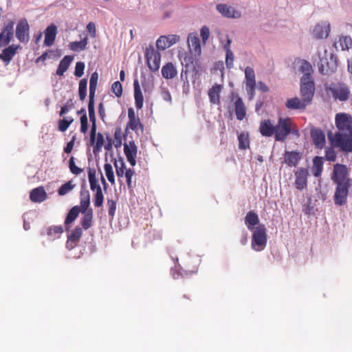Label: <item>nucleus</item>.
Segmentation results:
<instances>
[{"label": "nucleus", "instance_id": "obj_14", "mask_svg": "<svg viewBox=\"0 0 352 352\" xmlns=\"http://www.w3.org/2000/svg\"><path fill=\"white\" fill-rule=\"evenodd\" d=\"M138 148L134 141H129V143L124 144V153L126 157L127 161L132 166L136 164Z\"/></svg>", "mask_w": 352, "mask_h": 352}, {"label": "nucleus", "instance_id": "obj_44", "mask_svg": "<svg viewBox=\"0 0 352 352\" xmlns=\"http://www.w3.org/2000/svg\"><path fill=\"white\" fill-rule=\"evenodd\" d=\"M75 187V184H72V181H69L63 184L58 190V194L60 196H63L72 191Z\"/></svg>", "mask_w": 352, "mask_h": 352}, {"label": "nucleus", "instance_id": "obj_31", "mask_svg": "<svg viewBox=\"0 0 352 352\" xmlns=\"http://www.w3.org/2000/svg\"><path fill=\"white\" fill-rule=\"evenodd\" d=\"M74 60L73 56L67 55L60 61L57 70L56 75L63 76L64 73L69 69L72 60Z\"/></svg>", "mask_w": 352, "mask_h": 352}, {"label": "nucleus", "instance_id": "obj_19", "mask_svg": "<svg viewBox=\"0 0 352 352\" xmlns=\"http://www.w3.org/2000/svg\"><path fill=\"white\" fill-rule=\"evenodd\" d=\"M330 32V24L328 22H321L316 25L313 30V35L316 38H327Z\"/></svg>", "mask_w": 352, "mask_h": 352}, {"label": "nucleus", "instance_id": "obj_12", "mask_svg": "<svg viewBox=\"0 0 352 352\" xmlns=\"http://www.w3.org/2000/svg\"><path fill=\"white\" fill-rule=\"evenodd\" d=\"M179 41V36L176 34H169L167 36H161L156 41V46L158 50H164Z\"/></svg>", "mask_w": 352, "mask_h": 352}, {"label": "nucleus", "instance_id": "obj_4", "mask_svg": "<svg viewBox=\"0 0 352 352\" xmlns=\"http://www.w3.org/2000/svg\"><path fill=\"white\" fill-rule=\"evenodd\" d=\"M251 232H252L251 240L252 249L256 252L263 250L266 248L267 242L265 226L264 224H259Z\"/></svg>", "mask_w": 352, "mask_h": 352}, {"label": "nucleus", "instance_id": "obj_51", "mask_svg": "<svg viewBox=\"0 0 352 352\" xmlns=\"http://www.w3.org/2000/svg\"><path fill=\"white\" fill-rule=\"evenodd\" d=\"M104 202V196L102 194V188L98 189V190L96 192L94 198V206L97 208L101 207Z\"/></svg>", "mask_w": 352, "mask_h": 352}, {"label": "nucleus", "instance_id": "obj_63", "mask_svg": "<svg viewBox=\"0 0 352 352\" xmlns=\"http://www.w3.org/2000/svg\"><path fill=\"white\" fill-rule=\"evenodd\" d=\"M161 96L162 98L170 103L172 102V98L170 91L167 89H162L161 91Z\"/></svg>", "mask_w": 352, "mask_h": 352}, {"label": "nucleus", "instance_id": "obj_45", "mask_svg": "<svg viewBox=\"0 0 352 352\" xmlns=\"http://www.w3.org/2000/svg\"><path fill=\"white\" fill-rule=\"evenodd\" d=\"M107 206L108 209V215L109 217V220L112 221L114 218L116 211V201L113 199H108L107 201Z\"/></svg>", "mask_w": 352, "mask_h": 352}, {"label": "nucleus", "instance_id": "obj_13", "mask_svg": "<svg viewBox=\"0 0 352 352\" xmlns=\"http://www.w3.org/2000/svg\"><path fill=\"white\" fill-rule=\"evenodd\" d=\"M217 10L224 17L230 19H239L241 14L234 7L225 3H219L216 6Z\"/></svg>", "mask_w": 352, "mask_h": 352}, {"label": "nucleus", "instance_id": "obj_40", "mask_svg": "<svg viewBox=\"0 0 352 352\" xmlns=\"http://www.w3.org/2000/svg\"><path fill=\"white\" fill-rule=\"evenodd\" d=\"M85 214L81 219V226L85 230L89 229L91 226L93 218L92 210H88L84 212Z\"/></svg>", "mask_w": 352, "mask_h": 352}, {"label": "nucleus", "instance_id": "obj_64", "mask_svg": "<svg viewBox=\"0 0 352 352\" xmlns=\"http://www.w3.org/2000/svg\"><path fill=\"white\" fill-rule=\"evenodd\" d=\"M87 30L89 32L92 38H95L96 36V25L94 23L89 22L87 25Z\"/></svg>", "mask_w": 352, "mask_h": 352}, {"label": "nucleus", "instance_id": "obj_5", "mask_svg": "<svg viewBox=\"0 0 352 352\" xmlns=\"http://www.w3.org/2000/svg\"><path fill=\"white\" fill-rule=\"evenodd\" d=\"M318 71L322 75L330 76L336 72L338 68L337 56L330 53L327 54V51L324 50V56L320 58V62L318 63Z\"/></svg>", "mask_w": 352, "mask_h": 352}, {"label": "nucleus", "instance_id": "obj_22", "mask_svg": "<svg viewBox=\"0 0 352 352\" xmlns=\"http://www.w3.org/2000/svg\"><path fill=\"white\" fill-rule=\"evenodd\" d=\"M47 193L43 186L32 189L30 193V199L34 203H41L47 199Z\"/></svg>", "mask_w": 352, "mask_h": 352}, {"label": "nucleus", "instance_id": "obj_41", "mask_svg": "<svg viewBox=\"0 0 352 352\" xmlns=\"http://www.w3.org/2000/svg\"><path fill=\"white\" fill-rule=\"evenodd\" d=\"M87 79L82 78L80 80L78 85V94L80 100L83 101L87 96Z\"/></svg>", "mask_w": 352, "mask_h": 352}, {"label": "nucleus", "instance_id": "obj_54", "mask_svg": "<svg viewBox=\"0 0 352 352\" xmlns=\"http://www.w3.org/2000/svg\"><path fill=\"white\" fill-rule=\"evenodd\" d=\"M339 43L342 50H348L352 45V41L349 36L340 37Z\"/></svg>", "mask_w": 352, "mask_h": 352}, {"label": "nucleus", "instance_id": "obj_42", "mask_svg": "<svg viewBox=\"0 0 352 352\" xmlns=\"http://www.w3.org/2000/svg\"><path fill=\"white\" fill-rule=\"evenodd\" d=\"M245 84H256L255 73L250 67H246L245 69Z\"/></svg>", "mask_w": 352, "mask_h": 352}, {"label": "nucleus", "instance_id": "obj_62", "mask_svg": "<svg viewBox=\"0 0 352 352\" xmlns=\"http://www.w3.org/2000/svg\"><path fill=\"white\" fill-rule=\"evenodd\" d=\"M95 94L96 93H93V92L89 93L88 113L95 111V109H94Z\"/></svg>", "mask_w": 352, "mask_h": 352}, {"label": "nucleus", "instance_id": "obj_27", "mask_svg": "<svg viewBox=\"0 0 352 352\" xmlns=\"http://www.w3.org/2000/svg\"><path fill=\"white\" fill-rule=\"evenodd\" d=\"M234 111L236 119L243 120L246 116V108L241 98L237 97L234 102Z\"/></svg>", "mask_w": 352, "mask_h": 352}, {"label": "nucleus", "instance_id": "obj_18", "mask_svg": "<svg viewBox=\"0 0 352 352\" xmlns=\"http://www.w3.org/2000/svg\"><path fill=\"white\" fill-rule=\"evenodd\" d=\"M308 170L305 168H300L296 172V188L300 190H303L307 186Z\"/></svg>", "mask_w": 352, "mask_h": 352}, {"label": "nucleus", "instance_id": "obj_32", "mask_svg": "<svg viewBox=\"0 0 352 352\" xmlns=\"http://www.w3.org/2000/svg\"><path fill=\"white\" fill-rule=\"evenodd\" d=\"M275 126L268 120H264L261 122L259 130L263 136L271 137L275 132Z\"/></svg>", "mask_w": 352, "mask_h": 352}, {"label": "nucleus", "instance_id": "obj_7", "mask_svg": "<svg viewBox=\"0 0 352 352\" xmlns=\"http://www.w3.org/2000/svg\"><path fill=\"white\" fill-rule=\"evenodd\" d=\"M315 83L314 78H301L300 80V92L302 98L311 102L315 94Z\"/></svg>", "mask_w": 352, "mask_h": 352}, {"label": "nucleus", "instance_id": "obj_58", "mask_svg": "<svg viewBox=\"0 0 352 352\" xmlns=\"http://www.w3.org/2000/svg\"><path fill=\"white\" fill-rule=\"evenodd\" d=\"M210 29L208 26L204 25L200 30V36L204 43H206L210 36Z\"/></svg>", "mask_w": 352, "mask_h": 352}, {"label": "nucleus", "instance_id": "obj_35", "mask_svg": "<svg viewBox=\"0 0 352 352\" xmlns=\"http://www.w3.org/2000/svg\"><path fill=\"white\" fill-rule=\"evenodd\" d=\"M323 164L324 160L322 157L316 156L313 159L312 173L314 177H318L321 175Z\"/></svg>", "mask_w": 352, "mask_h": 352}, {"label": "nucleus", "instance_id": "obj_1", "mask_svg": "<svg viewBox=\"0 0 352 352\" xmlns=\"http://www.w3.org/2000/svg\"><path fill=\"white\" fill-rule=\"evenodd\" d=\"M331 179L336 185L333 201L336 205L342 206L346 204L352 179L349 177V170L346 165L336 164L331 174Z\"/></svg>", "mask_w": 352, "mask_h": 352}, {"label": "nucleus", "instance_id": "obj_37", "mask_svg": "<svg viewBox=\"0 0 352 352\" xmlns=\"http://www.w3.org/2000/svg\"><path fill=\"white\" fill-rule=\"evenodd\" d=\"M87 43L88 38L86 36L80 41H74L69 43V47L72 51L79 52L86 49Z\"/></svg>", "mask_w": 352, "mask_h": 352}, {"label": "nucleus", "instance_id": "obj_53", "mask_svg": "<svg viewBox=\"0 0 352 352\" xmlns=\"http://www.w3.org/2000/svg\"><path fill=\"white\" fill-rule=\"evenodd\" d=\"M69 168L71 173L74 175H78L82 173L83 170L76 166L74 162V157L72 156L69 161Z\"/></svg>", "mask_w": 352, "mask_h": 352}, {"label": "nucleus", "instance_id": "obj_23", "mask_svg": "<svg viewBox=\"0 0 352 352\" xmlns=\"http://www.w3.org/2000/svg\"><path fill=\"white\" fill-rule=\"evenodd\" d=\"M313 142L317 148H322L325 144V135L320 129H314L311 131Z\"/></svg>", "mask_w": 352, "mask_h": 352}, {"label": "nucleus", "instance_id": "obj_24", "mask_svg": "<svg viewBox=\"0 0 352 352\" xmlns=\"http://www.w3.org/2000/svg\"><path fill=\"white\" fill-rule=\"evenodd\" d=\"M80 197V209L82 210V212H85L90 204V195L89 190L86 188V184L82 185Z\"/></svg>", "mask_w": 352, "mask_h": 352}, {"label": "nucleus", "instance_id": "obj_29", "mask_svg": "<svg viewBox=\"0 0 352 352\" xmlns=\"http://www.w3.org/2000/svg\"><path fill=\"white\" fill-rule=\"evenodd\" d=\"M133 87L135 107L138 109H140L143 107L144 98L138 79L134 80Z\"/></svg>", "mask_w": 352, "mask_h": 352}, {"label": "nucleus", "instance_id": "obj_11", "mask_svg": "<svg viewBox=\"0 0 352 352\" xmlns=\"http://www.w3.org/2000/svg\"><path fill=\"white\" fill-rule=\"evenodd\" d=\"M30 26L25 19H21L16 27V37L21 43L29 41Z\"/></svg>", "mask_w": 352, "mask_h": 352}, {"label": "nucleus", "instance_id": "obj_17", "mask_svg": "<svg viewBox=\"0 0 352 352\" xmlns=\"http://www.w3.org/2000/svg\"><path fill=\"white\" fill-rule=\"evenodd\" d=\"M19 47V45L12 44L1 51L0 53V59L5 63L6 65L10 64L11 60L16 55Z\"/></svg>", "mask_w": 352, "mask_h": 352}, {"label": "nucleus", "instance_id": "obj_25", "mask_svg": "<svg viewBox=\"0 0 352 352\" xmlns=\"http://www.w3.org/2000/svg\"><path fill=\"white\" fill-rule=\"evenodd\" d=\"M245 224L250 231L254 230L255 226L260 224L258 214L253 211H249L245 217Z\"/></svg>", "mask_w": 352, "mask_h": 352}, {"label": "nucleus", "instance_id": "obj_59", "mask_svg": "<svg viewBox=\"0 0 352 352\" xmlns=\"http://www.w3.org/2000/svg\"><path fill=\"white\" fill-rule=\"evenodd\" d=\"M88 130V120L87 114L82 115L80 118V132L86 133Z\"/></svg>", "mask_w": 352, "mask_h": 352}, {"label": "nucleus", "instance_id": "obj_10", "mask_svg": "<svg viewBox=\"0 0 352 352\" xmlns=\"http://www.w3.org/2000/svg\"><path fill=\"white\" fill-rule=\"evenodd\" d=\"M14 21H10L3 26L0 33V47H6L10 43L14 35Z\"/></svg>", "mask_w": 352, "mask_h": 352}, {"label": "nucleus", "instance_id": "obj_39", "mask_svg": "<svg viewBox=\"0 0 352 352\" xmlns=\"http://www.w3.org/2000/svg\"><path fill=\"white\" fill-rule=\"evenodd\" d=\"M239 148L245 150L249 148L250 137L248 133L242 132L238 134Z\"/></svg>", "mask_w": 352, "mask_h": 352}, {"label": "nucleus", "instance_id": "obj_57", "mask_svg": "<svg viewBox=\"0 0 352 352\" xmlns=\"http://www.w3.org/2000/svg\"><path fill=\"white\" fill-rule=\"evenodd\" d=\"M85 67V65L83 62H77L76 63L74 75L78 78L81 77L84 74Z\"/></svg>", "mask_w": 352, "mask_h": 352}, {"label": "nucleus", "instance_id": "obj_52", "mask_svg": "<svg viewBox=\"0 0 352 352\" xmlns=\"http://www.w3.org/2000/svg\"><path fill=\"white\" fill-rule=\"evenodd\" d=\"M104 144V138L102 133H98L97 134V138L95 140V143L93 144L94 146V153H96L101 151L102 147Z\"/></svg>", "mask_w": 352, "mask_h": 352}, {"label": "nucleus", "instance_id": "obj_49", "mask_svg": "<svg viewBox=\"0 0 352 352\" xmlns=\"http://www.w3.org/2000/svg\"><path fill=\"white\" fill-rule=\"evenodd\" d=\"M98 80V74L94 72L91 74L89 80V92L96 93Z\"/></svg>", "mask_w": 352, "mask_h": 352}, {"label": "nucleus", "instance_id": "obj_61", "mask_svg": "<svg viewBox=\"0 0 352 352\" xmlns=\"http://www.w3.org/2000/svg\"><path fill=\"white\" fill-rule=\"evenodd\" d=\"M325 157L327 161L334 162L336 160L337 155L333 149L328 148L325 151Z\"/></svg>", "mask_w": 352, "mask_h": 352}, {"label": "nucleus", "instance_id": "obj_38", "mask_svg": "<svg viewBox=\"0 0 352 352\" xmlns=\"http://www.w3.org/2000/svg\"><path fill=\"white\" fill-rule=\"evenodd\" d=\"M88 178L90 184V189L92 191H97L98 189L101 188L98 182L96 177V170L94 169L89 168Z\"/></svg>", "mask_w": 352, "mask_h": 352}, {"label": "nucleus", "instance_id": "obj_28", "mask_svg": "<svg viewBox=\"0 0 352 352\" xmlns=\"http://www.w3.org/2000/svg\"><path fill=\"white\" fill-rule=\"evenodd\" d=\"M285 162L289 166H296L301 159V155L296 151H286L284 155Z\"/></svg>", "mask_w": 352, "mask_h": 352}, {"label": "nucleus", "instance_id": "obj_47", "mask_svg": "<svg viewBox=\"0 0 352 352\" xmlns=\"http://www.w3.org/2000/svg\"><path fill=\"white\" fill-rule=\"evenodd\" d=\"M74 119L72 117L64 118L63 120H60L58 122V129L59 131L64 132L65 131L69 126V125L73 122Z\"/></svg>", "mask_w": 352, "mask_h": 352}, {"label": "nucleus", "instance_id": "obj_8", "mask_svg": "<svg viewBox=\"0 0 352 352\" xmlns=\"http://www.w3.org/2000/svg\"><path fill=\"white\" fill-rule=\"evenodd\" d=\"M146 65L152 72H156L160 69L161 54L152 45L146 47L145 52Z\"/></svg>", "mask_w": 352, "mask_h": 352}, {"label": "nucleus", "instance_id": "obj_2", "mask_svg": "<svg viewBox=\"0 0 352 352\" xmlns=\"http://www.w3.org/2000/svg\"><path fill=\"white\" fill-rule=\"evenodd\" d=\"M327 90L331 93L334 100L341 102L348 101L352 96L349 86L343 82H331Z\"/></svg>", "mask_w": 352, "mask_h": 352}, {"label": "nucleus", "instance_id": "obj_60", "mask_svg": "<svg viewBox=\"0 0 352 352\" xmlns=\"http://www.w3.org/2000/svg\"><path fill=\"white\" fill-rule=\"evenodd\" d=\"M256 84H245V89L248 95L249 100H252L255 96Z\"/></svg>", "mask_w": 352, "mask_h": 352}, {"label": "nucleus", "instance_id": "obj_20", "mask_svg": "<svg viewBox=\"0 0 352 352\" xmlns=\"http://www.w3.org/2000/svg\"><path fill=\"white\" fill-rule=\"evenodd\" d=\"M82 228L77 226L75 229L67 236V240L66 242V248L71 250L74 249L82 236Z\"/></svg>", "mask_w": 352, "mask_h": 352}, {"label": "nucleus", "instance_id": "obj_16", "mask_svg": "<svg viewBox=\"0 0 352 352\" xmlns=\"http://www.w3.org/2000/svg\"><path fill=\"white\" fill-rule=\"evenodd\" d=\"M309 104L311 103L303 98L300 99L298 97H294L287 100L285 107L287 109L291 110L303 111Z\"/></svg>", "mask_w": 352, "mask_h": 352}, {"label": "nucleus", "instance_id": "obj_30", "mask_svg": "<svg viewBox=\"0 0 352 352\" xmlns=\"http://www.w3.org/2000/svg\"><path fill=\"white\" fill-rule=\"evenodd\" d=\"M82 212V210L80 209V207L78 206H75L69 211L66 219L65 220V230L67 232L69 230V224L74 222L76 219L78 217L79 212Z\"/></svg>", "mask_w": 352, "mask_h": 352}, {"label": "nucleus", "instance_id": "obj_55", "mask_svg": "<svg viewBox=\"0 0 352 352\" xmlns=\"http://www.w3.org/2000/svg\"><path fill=\"white\" fill-rule=\"evenodd\" d=\"M112 92L117 96L120 97L122 95V85L120 81H116L111 86Z\"/></svg>", "mask_w": 352, "mask_h": 352}, {"label": "nucleus", "instance_id": "obj_6", "mask_svg": "<svg viewBox=\"0 0 352 352\" xmlns=\"http://www.w3.org/2000/svg\"><path fill=\"white\" fill-rule=\"evenodd\" d=\"M332 144L336 147H340L346 152H352V134L336 133L333 138L329 137Z\"/></svg>", "mask_w": 352, "mask_h": 352}, {"label": "nucleus", "instance_id": "obj_34", "mask_svg": "<svg viewBox=\"0 0 352 352\" xmlns=\"http://www.w3.org/2000/svg\"><path fill=\"white\" fill-rule=\"evenodd\" d=\"M63 232V227L62 226H52L47 227L45 229V234L50 240H54L60 238Z\"/></svg>", "mask_w": 352, "mask_h": 352}, {"label": "nucleus", "instance_id": "obj_3", "mask_svg": "<svg viewBox=\"0 0 352 352\" xmlns=\"http://www.w3.org/2000/svg\"><path fill=\"white\" fill-rule=\"evenodd\" d=\"M274 129L275 140L276 141L284 142L290 133L298 135V130L292 128V122L288 118H280Z\"/></svg>", "mask_w": 352, "mask_h": 352}, {"label": "nucleus", "instance_id": "obj_56", "mask_svg": "<svg viewBox=\"0 0 352 352\" xmlns=\"http://www.w3.org/2000/svg\"><path fill=\"white\" fill-rule=\"evenodd\" d=\"M234 54L232 51H229L228 52H226V67L228 69H231L234 66Z\"/></svg>", "mask_w": 352, "mask_h": 352}, {"label": "nucleus", "instance_id": "obj_15", "mask_svg": "<svg viewBox=\"0 0 352 352\" xmlns=\"http://www.w3.org/2000/svg\"><path fill=\"white\" fill-rule=\"evenodd\" d=\"M294 64L298 66V72L302 74L301 78H313L312 74L314 71L312 65L307 60L298 58L295 60Z\"/></svg>", "mask_w": 352, "mask_h": 352}, {"label": "nucleus", "instance_id": "obj_50", "mask_svg": "<svg viewBox=\"0 0 352 352\" xmlns=\"http://www.w3.org/2000/svg\"><path fill=\"white\" fill-rule=\"evenodd\" d=\"M104 169L108 181L112 184H114L115 177L112 166L109 163H106L104 166Z\"/></svg>", "mask_w": 352, "mask_h": 352}, {"label": "nucleus", "instance_id": "obj_21", "mask_svg": "<svg viewBox=\"0 0 352 352\" xmlns=\"http://www.w3.org/2000/svg\"><path fill=\"white\" fill-rule=\"evenodd\" d=\"M57 32V26L56 25L51 24L48 25L44 31V45L47 47L52 46L55 41Z\"/></svg>", "mask_w": 352, "mask_h": 352}, {"label": "nucleus", "instance_id": "obj_48", "mask_svg": "<svg viewBox=\"0 0 352 352\" xmlns=\"http://www.w3.org/2000/svg\"><path fill=\"white\" fill-rule=\"evenodd\" d=\"M127 127L134 131H136L138 127H140L142 131H143L144 129V126L138 118L129 120L127 123Z\"/></svg>", "mask_w": 352, "mask_h": 352}, {"label": "nucleus", "instance_id": "obj_26", "mask_svg": "<svg viewBox=\"0 0 352 352\" xmlns=\"http://www.w3.org/2000/svg\"><path fill=\"white\" fill-rule=\"evenodd\" d=\"M223 89V85L214 84L208 91L210 101L212 104H219L220 94Z\"/></svg>", "mask_w": 352, "mask_h": 352}, {"label": "nucleus", "instance_id": "obj_43", "mask_svg": "<svg viewBox=\"0 0 352 352\" xmlns=\"http://www.w3.org/2000/svg\"><path fill=\"white\" fill-rule=\"evenodd\" d=\"M172 258L175 262V267H172L170 270L172 276L175 279L179 278V277H184L185 275L183 273L179 272L180 270H182V267L178 263V258H174L173 257Z\"/></svg>", "mask_w": 352, "mask_h": 352}, {"label": "nucleus", "instance_id": "obj_9", "mask_svg": "<svg viewBox=\"0 0 352 352\" xmlns=\"http://www.w3.org/2000/svg\"><path fill=\"white\" fill-rule=\"evenodd\" d=\"M335 122L336 127L340 131H347L352 134V117L346 113H340L336 115Z\"/></svg>", "mask_w": 352, "mask_h": 352}, {"label": "nucleus", "instance_id": "obj_46", "mask_svg": "<svg viewBox=\"0 0 352 352\" xmlns=\"http://www.w3.org/2000/svg\"><path fill=\"white\" fill-rule=\"evenodd\" d=\"M114 166L116 167V172L117 176L118 177H123L124 175L125 174V171L126 170V165H125V163L123 161V160L121 159L118 162L116 161L114 162Z\"/></svg>", "mask_w": 352, "mask_h": 352}, {"label": "nucleus", "instance_id": "obj_36", "mask_svg": "<svg viewBox=\"0 0 352 352\" xmlns=\"http://www.w3.org/2000/svg\"><path fill=\"white\" fill-rule=\"evenodd\" d=\"M188 45L192 49L195 54L199 55L201 52L200 40L196 34H190L188 38Z\"/></svg>", "mask_w": 352, "mask_h": 352}, {"label": "nucleus", "instance_id": "obj_33", "mask_svg": "<svg viewBox=\"0 0 352 352\" xmlns=\"http://www.w3.org/2000/svg\"><path fill=\"white\" fill-rule=\"evenodd\" d=\"M162 75L166 79H173L177 76V71L172 63H168L162 68Z\"/></svg>", "mask_w": 352, "mask_h": 352}]
</instances>
